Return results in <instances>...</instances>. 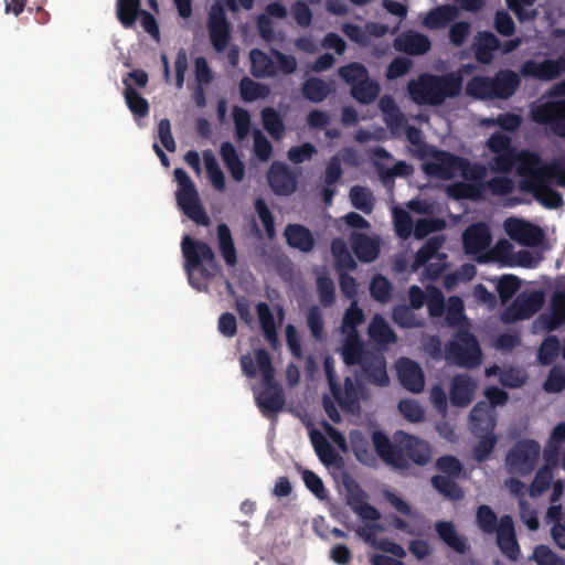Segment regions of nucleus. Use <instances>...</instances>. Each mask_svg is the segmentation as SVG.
<instances>
[{
    "mask_svg": "<svg viewBox=\"0 0 565 565\" xmlns=\"http://www.w3.org/2000/svg\"><path fill=\"white\" fill-rule=\"evenodd\" d=\"M396 371L399 382L405 388L414 393H418L424 388V374L419 365L414 361L409 359L398 360Z\"/></svg>",
    "mask_w": 565,
    "mask_h": 565,
    "instance_id": "nucleus-30",
    "label": "nucleus"
},
{
    "mask_svg": "<svg viewBox=\"0 0 565 565\" xmlns=\"http://www.w3.org/2000/svg\"><path fill=\"white\" fill-rule=\"evenodd\" d=\"M499 47V40L493 33H480L475 41L477 61L483 64H489L492 61L493 52Z\"/></svg>",
    "mask_w": 565,
    "mask_h": 565,
    "instance_id": "nucleus-39",
    "label": "nucleus"
},
{
    "mask_svg": "<svg viewBox=\"0 0 565 565\" xmlns=\"http://www.w3.org/2000/svg\"><path fill=\"white\" fill-rule=\"evenodd\" d=\"M207 28L214 49L218 52L224 51L230 40V24L224 8L218 1L211 7Z\"/></svg>",
    "mask_w": 565,
    "mask_h": 565,
    "instance_id": "nucleus-28",
    "label": "nucleus"
},
{
    "mask_svg": "<svg viewBox=\"0 0 565 565\" xmlns=\"http://www.w3.org/2000/svg\"><path fill=\"white\" fill-rule=\"evenodd\" d=\"M533 558L537 565H565V559L557 556L545 545H539L534 548Z\"/></svg>",
    "mask_w": 565,
    "mask_h": 565,
    "instance_id": "nucleus-59",
    "label": "nucleus"
},
{
    "mask_svg": "<svg viewBox=\"0 0 565 565\" xmlns=\"http://www.w3.org/2000/svg\"><path fill=\"white\" fill-rule=\"evenodd\" d=\"M393 217L395 223V230L399 237L406 238L411 235L413 228V220L408 212L405 210L395 207L393 210Z\"/></svg>",
    "mask_w": 565,
    "mask_h": 565,
    "instance_id": "nucleus-57",
    "label": "nucleus"
},
{
    "mask_svg": "<svg viewBox=\"0 0 565 565\" xmlns=\"http://www.w3.org/2000/svg\"><path fill=\"white\" fill-rule=\"evenodd\" d=\"M268 182L275 193L288 195L296 189L295 175L288 168L279 162H274L268 171Z\"/></svg>",
    "mask_w": 565,
    "mask_h": 565,
    "instance_id": "nucleus-33",
    "label": "nucleus"
},
{
    "mask_svg": "<svg viewBox=\"0 0 565 565\" xmlns=\"http://www.w3.org/2000/svg\"><path fill=\"white\" fill-rule=\"evenodd\" d=\"M339 75L352 86L367 77V71L360 63H351L339 68Z\"/></svg>",
    "mask_w": 565,
    "mask_h": 565,
    "instance_id": "nucleus-58",
    "label": "nucleus"
},
{
    "mask_svg": "<svg viewBox=\"0 0 565 565\" xmlns=\"http://www.w3.org/2000/svg\"><path fill=\"white\" fill-rule=\"evenodd\" d=\"M370 339L380 347H385L396 341V335L388 323L379 315H375L369 324Z\"/></svg>",
    "mask_w": 565,
    "mask_h": 565,
    "instance_id": "nucleus-38",
    "label": "nucleus"
},
{
    "mask_svg": "<svg viewBox=\"0 0 565 565\" xmlns=\"http://www.w3.org/2000/svg\"><path fill=\"white\" fill-rule=\"evenodd\" d=\"M559 342L556 337H548L540 347L539 360L543 364H550L557 355Z\"/></svg>",
    "mask_w": 565,
    "mask_h": 565,
    "instance_id": "nucleus-62",
    "label": "nucleus"
},
{
    "mask_svg": "<svg viewBox=\"0 0 565 565\" xmlns=\"http://www.w3.org/2000/svg\"><path fill=\"white\" fill-rule=\"evenodd\" d=\"M565 322V288L555 292L551 299L548 310L540 315L533 322L535 333L550 332Z\"/></svg>",
    "mask_w": 565,
    "mask_h": 565,
    "instance_id": "nucleus-26",
    "label": "nucleus"
},
{
    "mask_svg": "<svg viewBox=\"0 0 565 565\" xmlns=\"http://www.w3.org/2000/svg\"><path fill=\"white\" fill-rule=\"evenodd\" d=\"M380 108L384 115L385 122L391 128L392 132L401 134L402 131H404L412 145V151L420 158L427 157V160L423 163V170L425 171L424 166L430 162L436 153H439L440 151L429 149L423 142L422 134L418 129L414 127L404 128V116L401 114L398 107L396 106L392 97L383 96L380 99Z\"/></svg>",
    "mask_w": 565,
    "mask_h": 565,
    "instance_id": "nucleus-15",
    "label": "nucleus"
},
{
    "mask_svg": "<svg viewBox=\"0 0 565 565\" xmlns=\"http://www.w3.org/2000/svg\"><path fill=\"white\" fill-rule=\"evenodd\" d=\"M502 228L511 241L525 247H536L545 238L540 226L520 217H508L503 222Z\"/></svg>",
    "mask_w": 565,
    "mask_h": 565,
    "instance_id": "nucleus-22",
    "label": "nucleus"
},
{
    "mask_svg": "<svg viewBox=\"0 0 565 565\" xmlns=\"http://www.w3.org/2000/svg\"><path fill=\"white\" fill-rule=\"evenodd\" d=\"M477 274V269L472 264H466L460 267L456 273L449 274L445 277V287L452 289L459 282H467L471 280Z\"/></svg>",
    "mask_w": 565,
    "mask_h": 565,
    "instance_id": "nucleus-54",
    "label": "nucleus"
},
{
    "mask_svg": "<svg viewBox=\"0 0 565 565\" xmlns=\"http://www.w3.org/2000/svg\"><path fill=\"white\" fill-rule=\"evenodd\" d=\"M265 129L273 138L279 139L284 134V124L276 110L266 108L262 113Z\"/></svg>",
    "mask_w": 565,
    "mask_h": 565,
    "instance_id": "nucleus-53",
    "label": "nucleus"
},
{
    "mask_svg": "<svg viewBox=\"0 0 565 565\" xmlns=\"http://www.w3.org/2000/svg\"><path fill=\"white\" fill-rule=\"evenodd\" d=\"M487 149L492 154L489 161L491 171L509 173L515 167L523 191L531 193L546 207L553 209L562 204V196L553 185L565 188V154L551 164L542 162L531 151H518L512 147L511 138L499 131L488 138Z\"/></svg>",
    "mask_w": 565,
    "mask_h": 565,
    "instance_id": "nucleus-1",
    "label": "nucleus"
},
{
    "mask_svg": "<svg viewBox=\"0 0 565 565\" xmlns=\"http://www.w3.org/2000/svg\"><path fill=\"white\" fill-rule=\"evenodd\" d=\"M438 469L447 476L438 475L433 479L434 487L449 499H459L461 490L454 482L452 477L461 471L460 462L454 457H443L437 462Z\"/></svg>",
    "mask_w": 565,
    "mask_h": 565,
    "instance_id": "nucleus-27",
    "label": "nucleus"
},
{
    "mask_svg": "<svg viewBox=\"0 0 565 565\" xmlns=\"http://www.w3.org/2000/svg\"><path fill=\"white\" fill-rule=\"evenodd\" d=\"M249 57L250 70L256 77L289 75L297 67V61L292 55H287L276 50L271 51L270 56L259 50H253Z\"/></svg>",
    "mask_w": 565,
    "mask_h": 565,
    "instance_id": "nucleus-18",
    "label": "nucleus"
},
{
    "mask_svg": "<svg viewBox=\"0 0 565 565\" xmlns=\"http://www.w3.org/2000/svg\"><path fill=\"white\" fill-rule=\"evenodd\" d=\"M287 15V10L279 3H271L267 6L266 13L258 18V30L262 38L266 41H273L276 39L274 32V24L269 17L276 19H284Z\"/></svg>",
    "mask_w": 565,
    "mask_h": 565,
    "instance_id": "nucleus-37",
    "label": "nucleus"
},
{
    "mask_svg": "<svg viewBox=\"0 0 565 565\" xmlns=\"http://www.w3.org/2000/svg\"><path fill=\"white\" fill-rule=\"evenodd\" d=\"M520 280L513 275H503L497 280V290L502 302L508 301L519 289Z\"/></svg>",
    "mask_w": 565,
    "mask_h": 565,
    "instance_id": "nucleus-56",
    "label": "nucleus"
},
{
    "mask_svg": "<svg viewBox=\"0 0 565 565\" xmlns=\"http://www.w3.org/2000/svg\"><path fill=\"white\" fill-rule=\"evenodd\" d=\"M565 70V57L537 62L530 60L521 66V74L542 81H551ZM534 121L547 125L556 135L565 137V81L557 84L531 108Z\"/></svg>",
    "mask_w": 565,
    "mask_h": 565,
    "instance_id": "nucleus-4",
    "label": "nucleus"
},
{
    "mask_svg": "<svg viewBox=\"0 0 565 565\" xmlns=\"http://www.w3.org/2000/svg\"><path fill=\"white\" fill-rule=\"evenodd\" d=\"M395 49L413 55H422L430 49V41L418 32H405L395 40Z\"/></svg>",
    "mask_w": 565,
    "mask_h": 565,
    "instance_id": "nucleus-35",
    "label": "nucleus"
},
{
    "mask_svg": "<svg viewBox=\"0 0 565 565\" xmlns=\"http://www.w3.org/2000/svg\"><path fill=\"white\" fill-rule=\"evenodd\" d=\"M350 199L354 207L365 213L371 212L373 205V196L367 189L361 186L352 188L350 192Z\"/></svg>",
    "mask_w": 565,
    "mask_h": 565,
    "instance_id": "nucleus-55",
    "label": "nucleus"
},
{
    "mask_svg": "<svg viewBox=\"0 0 565 565\" xmlns=\"http://www.w3.org/2000/svg\"><path fill=\"white\" fill-rule=\"evenodd\" d=\"M217 237L224 260L227 265L233 266L236 263V253L230 228L225 224L218 225Z\"/></svg>",
    "mask_w": 565,
    "mask_h": 565,
    "instance_id": "nucleus-50",
    "label": "nucleus"
},
{
    "mask_svg": "<svg viewBox=\"0 0 565 565\" xmlns=\"http://www.w3.org/2000/svg\"><path fill=\"white\" fill-rule=\"evenodd\" d=\"M409 299L413 309H419L425 301L431 316H440L444 312L445 303L444 297L439 289L435 287H427L426 294L417 286L409 289Z\"/></svg>",
    "mask_w": 565,
    "mask_h": 565,
    "instance_id": "nucleus-29",
    "label": "nucleus"
},
{
    "mask_svg": "<svg viewBox=\"0 0 565 565\" xmlns=\"http://www.w3.org/2000/svg\"><path fill=\"white\" fill-rule=\"evenodd\" d=\"M178 182L177 201L181 210L198 224H207V216L200 203L194 183L182 169L174 170Z\"/></svg>",
    "mask_w": 565,
    "mask_h": 565,
    "instance_id": "nucleus-19",
    "label": "nucleus"
},
{
    "mask_svg": "<svg viewBox=\"0 0 565 565\" xmlns=\"http://www.w3.org/2000/svg\"><path fill=\"white\" fill-rule=\"evenodd\" d=\"M203 163L213 188L218 192H224L226 190L225 175L212 151L203 152Z\"/></svg>",
    "mask_w": 565,
    "mask_h": 565,
    "instance_id": "nucleus-42",
    "label": "nucleus"
},
{
    "mask_svg": "<svg viewBox=\"0 0 565 565\" xmlns=\"http://www.w3.org/2000/svg\"><path fill=\"white\" fill-rule=\"evenodd\" d=\"M347 501L351 509L365 522L359 526L358 533L373 547L403 558L406 551L397 543L386 539H377L376 532L380 526L376 521L380 518L379 511L366 502V494L353 481L345 482Z\"/></svg>",
    "mask_w": 565,
    "mask_h": 565,
    "instance_id": "nucleus-8",
    "label": "nucleus"
},
{
    "mask_svg": "<svg viewBox=\"0 0 565 565\" xmlns=\"http://www.w3.org/2000/svg\"><path fill=\"white\" fill-rule=\"evenodd\" d=\"M221 157L232 179L236 182L243 181L245 178V167L232 143L225 142L222 145Z\"/></svg>",
    "mask_w": 565,
    "mask_h": 565,
    "instance_id": "nucleus-41",
    "label": "nucleus"
},
{
    "mask_svg": "<svg viewBox=\"0 0 565 565\" xmlns=\"http://www.w3.org/2000/svg\"><path fill=\"white\" fill-rule=\"evenodd\" d=\"M302 480L306 487L318 498L324 499L327 495L322 480L310 470H302Z\"/></svg>",
    "mask_w": 565,
    "mask_h": 565,
    "instance_id": "nucleus-63",
    "label": "nucleus"
},
{
    "mask_svg": "<svg viewBox=\"0 0 565 565\" xmlns=\"http://www.w3.org/2000/svg\"><path fill=\"white\" fill-rule=\"evenodd\" d=\"M124 84L126 104L135 118L138 120V118L148 115V102L131 87V84H129L127 79H124Z\"/></svg>",
    "mask_w": 565,
    "mask_h": 565,
    "instance_id": "nucleus-45",
    "label": "nucleus"
},
{
    "mask_svg": "<svg viewBox=\"0 0 565 565\" xmlns=\"http://www.w3.org/2000/svg\"><path fill=\"white\" fill-rule=\"evenodd\" d=\"M385 499L401 516H393L391 524L394 529L408 535H420L425 532L427 524L424 518L414 511L411 505L397 494L386 491Z\"/></svg>",
    "mask_w": 565,
    "mask_h": 565,
    "instance_id": "nucleus-20",
    "label": "nucleus"
},
{
    "mask_svg": "<svg viewBox=\"0 0 565 565\" xmlns=\"http://www.w3.org/2000/svg\"><path fill=\"white\" fill-rule=\"evenodd\" d=\"M520 85L519 75L510 70L497 73L494 78L486 76L473 77L467 83L466 93L477 99L508 98Z\"/></svg>",
    "mask_w": 565,
    "mask_h": 565,
    "instance_id": "nucleus-14",
    "label": "nucleus"
},
{
    "mask_svg": "<svg viewBox=\"0 0 565 565\" xmlns=\"http://www.w3.org/2000/svg\"><path fill=\"white\" fill-rule=\"evenodd\" d=\"M565 387V372L561 367H553L545 381L546 392L558 393Z\"/></svg>",
    "mask_w": 565,
    "mask_h": 565,
    "instance_id": "nucleus-64",
    "label": "nucleus"
},
{
    "mask_svg": "<svg viewBox=\"0 0 565 565\" xmlns=\"http://www.w3.org/2000/svg\"><path fill=\"white\" fill-rule=\"evenodd\" d=\"M472 70V65H466L458 72H451L443 76L422 74L417 79H412L408 83L409 97L418 105L438 106L447 98L460 93L462 74Z\"/></svg>",
    "mask_w": 565,
    "mask_h": 565,
    "instance_id": "nucleus-7",
    "label": "nucleus"
},
{
    "mask_svg": "<svg viewBox=\"0 0 565 565\" xmlns=\"http://www.w3.org/2000/svg\"><path fill=\"white\" fill-rule=\"evenodd\" d=\"M495 531L497 542L502 553L509 558L515 559L520 553V548L515 540L512 519L508 515L502 516Z\"/></svg>",
    "mask_w": 565,
    "mask_h": 565,
    "instance_id": "nucleus-31",
    "label": "nucleus"
},
{
    "mask_svg": "<svg viewBox=\"0 0 565 565\" xmlns=\"http://www.w3.org/2000/svg\"><path fill=\"white\" fill-rule=\"evenodd\" d=\"M141 11L140 0H117V17L125 28L132 26Z\"/></svg>",
    "mask_w": 565,
    "mask_h": 565,
    "instance_id": "nucleus-47",
    "label": "nucleus"
},
{
    "mask_svg": "<svg viewBox=\"0 0 565 565\" xmlns=\"http://www.w3.org/2000/svg\"><path fill=\"white\" fill-rule=\"evenodd\" d=\"M484 395L491 405L478 403L470 413L472 430L480 435V440L475 449V456L479 461L488 457L495 444V436L493 435L495 414L493 408L497 405H503L508 401V394L498 387L487 388Z\"/></svg>",
    "mask_w": 565,
    "mask_h": 565,
    "instance_id": "nucleus-10",
    "label": "nucleus"
},
{
    "mask_svg": "<svg viewBox=\"0 0 565 565\" xmlns=\"http://www.w3.org/2000/svg\"><path fill=\"white\" fill-rule=\"evenodd\" d=\"M424 168L427 175L437 179L449 180L461 177V182H456L447 188L448 194L455 199L476 200L481 198L486 190L495 195H504L514 188L513 180L505 174L483 182L487 174L484 166L470 163L448 152L436 153Z\"/></svg>",
    "mask_w": 565,
    "mask_h": 565,
    "instance_id": "nucleus-2",
    "label": "nucleus"
},
{
    "mask_svg": "<svg viewBox=\"0 0 565 565\" xmlns=\"http://www.w3.org/2000/svg\"><path fill=\"white\" fill-rule=\"evenodd\" d=\"M446 320L450 326H459L460 328L456 340L452 341L447 349L446 358L465 367L479 365L481 362V352L476 338L465 330L467 321L463 316V302L460 298L450 297L448 299Z\"/></svg>",
    "mask_w": 565,
    "mask_h": 565,
    "instance_id": "nucleus-9",
    "label": "nucleus"
},
{
    "mask_svg": "<svg viewBox=\"0 0 565 565\" xmlns=\"http://www.w3.org/2000/svg\"><path fill=\"white\" fill-rule=\"evenodd\" d=\"M436 531L439 537L452 550L459 553H463L467 548L466 541L456 531L455 526L450 522H438L436 524Z\"/></svg>",
    "mask_w": 565,
    "mask_h": 565,
    "instance_id": "nucleus-44",
    "label": "nucleus"
},
{
    "mask_svg": "<svg viewBox=\"0 0 565 565\" xmlns=\"http://www.w3.org/2000/svg\"><path fill=\"white\" fill-rule=\"evenodd\" d=\"M331 250L335 259L337 269L340 274L341 290L349 298H353L356 294L355 280L343 271L352 270L355 267V262L349 252L345 242L342 239H334L331 245Z\"/></svg>",
    "mask_w": 565,
    "mask_h": 565,
    "instance_id": "nucleus-25",
    "label": "nucleus"
},
{
    "mask_svg": "<svg viewBox=\"0 0 565 565\" xmlns=\"http://www.w3.org/2000/svg\"><path fill=\"white\" fill-rule=\"evenodd\" d=\"M242 98L246 102H254L256 99L265 98L269 94L266 85L257 83L250 78H243L239 85Z\"/></svg>",
    "mask_w": 565,
    "mask_h": 565,
    "instance_id": "nucleus-51",
    "label": "nucleus"
},
{
    "mask_svg": "<svg viewBox=\"0 0 565 565\" xmlns=\"http://www.w3.org/2000/svg\"><path fill=\"white\" fill-rule=\"evenodd\" d=\"M478 384L466 374L452 379L450 386V402L455 406L466 407L472 401Z\"/></svg>",
    "mask_w": 565,
    "mask_h": 565,
    "instance_id": "nucleus-32",
    "label": "nucleus"
},
{
    "mask_svg": "<svg viewBox=\"0 0 565 565\" xmlns=\"http://www.w3.org/2000/svg\"><path fill=\"white\" fill-rule=\"evenodd\" d=\"M322 428L323 431L311 429L309 431L310 440L319 459L324 466L339 468L342 465V458L330 446L329 440H331L342 454H347L349 451L347 440L339 430L329 424L324 423Z\"/></svg>",
    "mask_w": 565,
    "mask_h": 565,
    "instance_id": "nucleus-16",
    "label": "nucleus"
},
{
    "mask_svg": "<svg viewBox=\"0 0 565 565\" xmlns=\"http://www.w3.org/2000/svg\"><path fill=\"white\" fill-rule=\"evenodd\" d=\"M331 92V86L327 82L311 77L302 86V94L313 103L323 100Z\"/></svg>",
    "mask_w": 565,
    "mask_h": 565,
    "instance_id": "nucleus-48",
    "label": "nucleus"
},
{
    "mask_svg": "<svg viewBox=\"0 0 565 565\" xmlns=\"http://www.w3.org/2000/svg\"><path fill=\"white\" fill-rule=\"evenodd\" d=\"M492 234L486 223L469 226L462 234L466 254L473 256L479 263H498L504 267L535 268L542 260V254L530 249H515L505 238L499 239L490 247Z\"/></svg>",
    "mask_w": 565,
    "mask_h": 565,
    "instance_id": "nucleus-3",
    "label": "nucleus"
},
{
    "mask_svg": "<svg viewBox=\"0 0 565 565\" xmlns=\"http://www.w3.org/2000/svg\"><path fill=\"white\" fill-rule=\"evenodd\" d=\"M399 412L411 422H420L424 418L423 407L414 399H404L398 404Z\"/></svg>",
    "mask_w": 565,
    "mask_h": 565,
    "instance_id": "nucleus-61",
    "label": "nucleus"
},
{
    "mask_svg": "<svg viewBox=\"0 0 565 565\" xmlns=\"http://www.w3.org/2000/svg\"><path fill=\"white\" fill-rule=\"evenodd\" d=\"M380 92L377 82L365 77L358 84H353L351 87L352 96L362 104H369L373 102Z\"/></svg>",
    "mask_w": 565,
    "mask_h": 565,
    "instance_id": "nucleus-46",
    "label": "nucleus"
},
{
    "mask_svg": "<svg viewBox=\"0 0 565 565\" xmlns=\"http://www.w3.org/2000/svg\"><path fill=\"white\" fill-rule=\"evenodd\" d=\"M324 369L332 396H323V408L332 422L339 423L341 415L334 402H337L344 412L355 414L360 411L358 391L353 381L349 377L345 379L343 387H340L335 383L333 361L331 358H326Z\"/></svg>",
    "mask_w": 565,
    "mask_h": 565,
    "instance_id": "nucleus-13",
    "label": "nucleus"
},
{
    "mask_svg": "<svg viewBox=\"0 0 565 565\" xmlns=\"http://www.w3.org/2000/svg\"><path fill=\"white\" fill-rule=\"evenodd\" d=\"M544 301L545 294L542 290H524L504 310L502 319L509 323L529 319L541 309Z\"/></svg>",
    "mask_w": 565,
    "mask_h": 565,
    "instance_id": "nucleus-23",
    "label": "nucleus"
},
{
    "mask_svg": "<svg viewBox=\"0 0 565 565\" xmlns=\"http://www.w3.org/2000/svg\"><path fill=\"white\" fill-rule=\"evenodd\" d=\"M458 15V9L455 6H440L426 14L423 20L424 26L428 29H439L446 26Z\"/></svg>",
    "mask_w": 565,
    "mask_h": 565,
    "instance_id": "nucleus-40",
    "label": "nucleus"
},
{
    "mask_svg": "<svg viewBox=\"0 0 565 565\" xmlns=\"http://www.w3.org/2000/svg\"><path fill=\"white\" fill-rule=\"evenodd\" d=\"M285 236L290 246L302 252H308L313 246V239L310 232L300 225H289L286 228Z\"/></svg>",
    "mask_w": 565,
    "mask_h": 565,
    "instance_id": "nucleus-43",
    "label": "nucleus"
},
{
    "mask_svg": "<svg viewBox=\"0 0 565 565\" xmlns=\"http://www.w3.org/2000/svg\"><path fill=\"white\" fill-rule=\"evenodd\" d=\"M373 444L379 456L388 465L403 469L406 466L402 450L406 451L408 457L418 465H425L431 457L430 447L427 443L398 431L394 436L398 449L391 444L390 439L381 431H374Z\"/></svg>",
    "mask_w": 565,
    "mask_h": 565,
    "instance_id": "nucleus-11",
    "label": "nucleus"
},
{
    "mask_svg": "<svg viewBox=\"0 0 565 565\" xmlns=\"http://www.w3.org/2000/svg\"><path fill=\"white\" fill-rule=\"evenodd\" d=\"M182 253L189 282L198 290L205 289L209 279L215 275L217 269L212 249L205 243L184 236Z\"/></svg>",
    "mask_w": 565,
    "mask_h": 565,
    "instance_id": "nucleus-12",
    "label": "nucleus"
},
{
    "mask_svg": "<svg viewBox=\"0 0 565 565\" xmlns=\"http://www.w3.org/2000/svg\"><path fill=\"white\" fill-rule=\"evenodd\" d=\"M364 320L362 309L358 307V302L353 301L347 309L342 326V345L340 348L342 359L345 364L353 365L361 362L362 369L370 382L385 386L388 384V376L386 373V363L383 356H363L362 358V344L359 337L356 327Z\"/></svg>",
    "mask_w": 565,
    "mask_h": 565,
    "instance_id": "nucleus-5",
    "label": "nucleus"
},
{
    "mask_svg": "<svg viewBox=\"0 0 565 565\" xmlns=\"http://www.w3.org/2000/svg\"><path fill=\"white\" fill-rule=\"evenodd\" d=\"M444 243L441 236H434L426 245L418 250L412 270L417 271L424 268L423 276L427 278L437 277L446 267L447 256L439 249Z\"/></svg>",
    "mask_w": 565,
    "mask_h": 565,
    "instance_id": "nucleus-21",
    "label": "nucleus"
},
{
    "mask_svg": "<svg viewBox=\"0 0 565 565\" xmlns=\"http://www.w3.org/2000/svg\"><path fill=\"white\" fill-rule=\"evenodd\" d=\"M393 319L397 324L406 328L418 326L420 322L414 310L406 306L396 307L393 311Z\"/></svg>",
    "mask_w": 565,
    "mask_h": 565,
    "instance_id": "nucleus-60",
    "label": "nucleus"
},
{
    "mask_svg": "<svg viewBox=\"0 0 565 565\" xmlns=\"http://www.w3.org/2000/svg\"><path fill=\"white\" fill-rule=\"evenodd\" d=\"M257 313L266 339L273 348H276L278 343L277 326L281 324L284 320V310L281 308H277V315L275 316L268 305L260 302L257 305Z\"/></svg>",
    "mask_w": 565,
    "mask_h": 565,
    "instance_id": "nucleus-34",
    "label": "nucleus"
},
{
    "mask_svg": "<svg viewBox=\"0 0 565 565\" xmlns=\"http://www.w3.org/2000/svg\"><path fill=\"white\" fill-rule=\"evenodd\" d=\"M241 366L247 377H260V383L254 386V393L263 414L269 416L278 412L284 399L279 387L273 381V367L267 352L259 349L242 355Z\"/></svg>",
    "mask_w": 565,
    "mask_h": 565,
    "instance_id": "nucleus-6",
    "label": "nucleus"
},
{
    "mask_svg": "<svg viewBox=\"0 0 565 565\" xmlns=\"http://www.w3.org/2000/svg\"><path fill=\"white\" fill-rule=\"evenodd\" d=\"M563 440H565V424H559L553 429L551 438L545 447V465L537 471L535 479L529 489V493L532 498L539 497L550 487L551 481L554 478V472L558 469V449Z\"/></svg>",
    "mask_w": 565,
    "mask_h": 565,
    "instance_id": "nucleus-17",
    "label": "nucleus"
},
{
    "mask_svg": "<svg viewBox=\"0 0 565 565\" xmlns=\"http://www.w3.org/2000/svg\"><path fill=\"white\" fill-rule=\"evenodd\" d=\"M540 455V445L534 440L518 443L507 456V467L511 473H530Z\"/></svg>",
    "mask_w": 565,
    "mask_h": 565,
    "instance_id": "nucleus-24",
    "label": "nucleus"
},
{
    "mask_svg": "<svg viewBox=\"0 0 565 565\" xmlns=\"http://www.w3.org/2000/svg\"><path fill=\"white\" fill-rule=\"evenodd\" d=\"M350 239L354 254L361 262L370 263L377 257L380 243L376 238L352 233Z\"/></svg>",
    "mask_w": 565,
    "mask_h": 565,
    "instance_id": "nucleus-36",
    "label": "nucleus"
},
{
    "mask_svg": "<svg viewBox=\"0 0 565 565\" xmlns=\"http://www.w3.org/2000/svg\"><path fill=\"white\" fill-rule=\"evenodd\" d=\"M536 0H507L508 7L514 12L520 22L533 20L537 11L533 8Z\"/></svg>",
    "mask_w": 565,
    "mask_h": 565,
    "instance_id": "nucleus-52",
    "label": "nucleus"
},
{
    "mask_svg": "<svg viewBox=\"0 0 565 565\" xmlns=\"http://www.w3.org/2000/svg\"><path fill=\"white\" fill-rule=\"evenodd\" d=\"M350 443L352 450L359 461L365 465H372L374 461L373 454L369 447V443L364 435L359 430L350 433Z\"/></svg>",
    "mask_w": 565,
    "mask_h": 565,
    "instance_id": "nucleus-49",
    "label": "nucleus"
}]
</instances>
